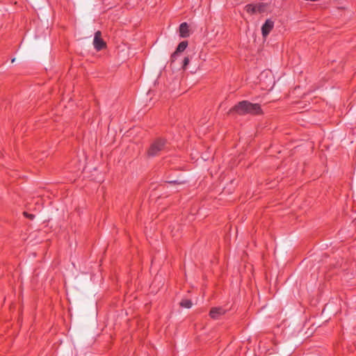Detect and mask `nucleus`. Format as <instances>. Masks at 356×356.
Wrapping results in <instances>:
<instances>
[{"mask_svg":"<svg viewBox=\"0 0 356 356\" xmlns=\"http://www.w3.org/2000/svg\"><path fill=\"white\" fill-rule=\"evenodd\" d=\"M188 63H189V58L188 57H185L183 60V67L185 69Z\"/></svg>","mask_w":356,"mask_h":356,"instance_id":"nucleus-12","label":"nucleus"},{"mask_svg":"<svg viewBox=\"0 0 356 356\" xmlns=\"http://www.w3.org/2000/svg\"><path fill=\"white\" fill-rule=\"evenodd\" d=\"M274 27V22L268 19L261 26V33L264 38H266Z\"/></svg>","mask_w":356,"mask_h":356,"instance_id":"nucleus-4","label":"nucleus"},{"mask_svg":"<svg viewBox=\"0 0 356 356\" xmlns=\"http://www.w3.org/2000/svg\"><path fill=\"white\" fill-rule=\"evenodd\" d=\"M180 305H181L182 307H185V308H187V309H190V308L192 307L193 303H192V302H191L190 300L185 299V300H183L180 302Z\"/></svg>","mask_w":356,"mask_h":356,"instance_id":"nucleus-10","label":"nucleus"},{"mask_svg":"<svg viewBox=\"0 0 356 356\" xmlns=\"http://www.w3.org/2000/svg\"><path fill=\"white\" fill-rule=\"evenodd\" d=\"M179 53H177V51H175L172 55H171V57H170V61L172 63L175 62V60L177 59V56H179Z\"/></svg>","mask_w":356,"mask_h":356,"instance_id":"nucleus-11","label":"nucleus"},{"mask_svg":"<svg viewBox=\"0 0 356 356\" xmlns=\"http://www.w3.org/2000/svg\"><path fill=\"white\" fill-rule=\"evenodd\" d=\"M227 309L222 307H213L211 309L209 316L213 319H218L220 316L224 315Z\"/></svg>","mask_w":356,"mask_h":356,"instance_id":"nucleus-5","label":"nucleus"},{"mask_svg":"<svg viewBox=\"0 0 356 356\" xmlns=\"http://www.w3.org/2000/svg\"><path fill=\"white\" fill-rule=\"evenodd\" d=\"M245 10L250 14H254L257 13V8L253 4H248L245 7Z\"/></svg>","mask_w":356,"mask_h":356,"instance_id":"nucleus-9","label":"nucleus"},{"mask_svg":"<svg viewBox=\"0 0 356 356\" xmlns=\"http://www.w3.org/2000/svg\"><path fill=\"white\" fill-rule=\"evenodd\" d=\"M166 141L163 138H157L151 144L147 152L148 156H157L165 147Z\"/></svg>","mask_w":356,"mask_h":356,"instance_id":"nucleus-2","label":"nucleus"},{"mask_svg":"<svg viewBox=\"0 0 356 356\" xmlns=\"http://www.w3.org/2000/svg\"><path fill=\"white\" fill-rule=\"evenodd\" d=\"M15 58L12 59V63L15 62Z\"/></svg>","mask_w":356,"mask_h":356,"instance_id":"nucleus-15","label":"nucleus"},{"mask_svg":"<svg viewBox=\"0 0 356 356\" xmlns=\"http://www.w3.org/2000/svg\"><path fill=\"white\" fill-rule=\"evenodd\" d=\"M168 183H170V184H183L184 182L183 181H179L177 180H171V181H168Z\"/></svg>","mask_w":356,"mask_h":356,"instance_id":"nucleus-13","label":"nucleus"},{"mask_svg":"<svg viewBox=\"0 0 356 356\" xmlns=\"http://www.w3.org/2000/svg\"><path fill=\"white\" fill-rule=\"evenodd\" d=\"M233 111L239 115L259 114L261 113V107L258 104H253L248 101L243 100L238 102L233 108Z\"/></svg>","mask_w":356,"mask_h":356,"instance_id":"nucleus-1","label":"nucleus"},{"mask_svg":"<svg viewBox=\"0 0 356 356\" xmlns=\"http://www.w3.org/2000/svg\"><path fill=\"white\" fill-rule=\"evenodd\" d=\"M179 35L181 38H187L189 36V29L186 22H183L179 26Z\"/></svg>","mask_w":356,"mask_h":356,"instance_id":"nucleus-6","label":"nucleus"},{"mask_svg":"<svg viewBox=\"0 0 356 356\" xmlns=\"http://www.w3.org/2000/svg\"><path fill=\"white\" fill-rule=\"evenodd\" d=\"M24 215L30 219H33L35 217L33 214H28L26 212H24Z\"/></svg>","mask_w":356,"mask_h":356,"instance_id":"nucleus-14","label":"nucleus"},{"mask_svg":"<svg viewBox=\"0 0 356 356\" xmlns=\"http://www.w3.org/2000/svg\"><path fill=\"white\" fill-rule=\"evenodd\" d=\"M187 46H188L187 41H182L178 44L175 51H177V53L180 54L181 52L184 51L186 49Z\"/></svg>","mask_w":356,"mask_h":356,"instance_id":"nucleus-7","label":"nucleus"},{"mask_svg":"<svg viewBox=\"0 0 356 356\" xmlns=\"http://www.w3.org/2000/svg\"><path fill=\"white\" fill-rule=\"evenodd\" d=\"M257 8V13H264L266 10V8L267 6L266 3H259L254 5Z\"/></svg>","mask_w":356,"mask_h":356,"instance_id":"nucleus-8","label":"nucleus"},{"mask_svg":"<svg viewBox=\"0 0 356 356\" xmlns=\"http://www.w3.org/2000/svg\"><path fill=\"white\" fill-rule=\"evenodd\" d=\"M93 45L97 51L102 50L106 46L105 42L101 38V32L99 31L95 33Z\"/></svg>","mask_w":356,"mask_h":356,"instance_id":"nucleus-3","label":"nucleus"}]
</instances>
